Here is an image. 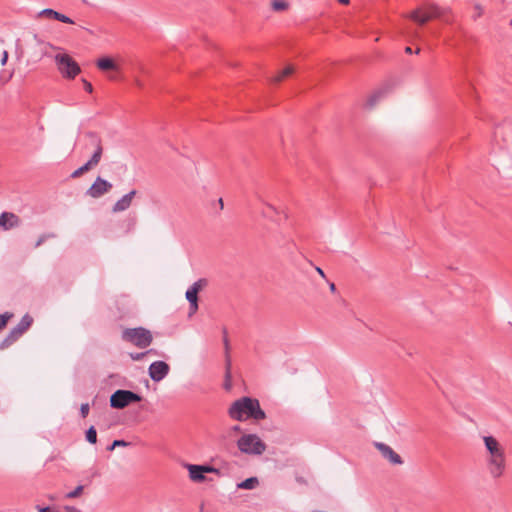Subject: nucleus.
I'll return each instance as SVG.
<instances>
[{
    "mask_svg": "<svg viewBox=\"0 0 512 512\" xmlns=\"http://www.w3.org/2000/svg\"><path fill=\"white\" fill-rule=\"evenodd\" d=\"M335 289H336V288H335V284H334V283H331V284H330V290H331V291H335Z\"/></svg>",
    "mask_w": 512,
    "mask_h": 512,
    "instance_id": "obj_42",
    "label": "nucleus"
},
{
    "mask_svg": "<svg viewBox=\"0 0 512 512\" xmlns=\"http://www.w3.org/2000/svg\"><path fill=\"white\" fill-rule=\"evenodd\" d=\"M42 242H43V237H41V238L37 241V243H36V247L40 246Z\"/></svg>",
    "mask_w": 512,
    "mask_h": 512,
    "instance_id": "obj_40",
    "label": "nucleus"
},
{
    "mask_svg": "<svg viewBox=\"0 0 512 512\" xmlns=\"http://www.w3.org/2000/svg\"><path fill=\"white\" fill-rule=\"evenodd\" d=\"M113 188V184L98 176L91 186L87 189V195L93 199L100 198L108 194Z\"/></svg>",
    "mask_w": 512,
    "mask_h": 512,
    "instance_id": "obj_8",
    "label": "nucleus"
},
{
    "mask_svg": "<svg viewBox=\"0 0 512 512\" xmlns=\"http://www.w3.org/2000/svg\"><path fill=\"white\" fill-rule=\"evenodd\" d=\"M102 153H103V148L99 144L97 146L95 152L93 153L92 157L90 158V160L87 163H85L83 166H81L78 169H76L71 174V177L72 178H78V177L82 176L84 173H86L89 170H91L94 167H96L99 164L100 160H101Z\"/></svg>",
    "mask_w": 512,
    "mask_h": 512,
    "instance_id": "obj_12",
    "label": "nucleus"
},
{
    "mask_svg": "<svg viewBox=\"0 0 512 512\" xmlns=\"http://www.w3.org/2000/svg\"><path fill=\"white\" fill-rule=\"evenodd\" d=\"M55 63L58 71L64 78L74 79L81 72L78 63L65 52L55 55Z\"/></svg>",
    "mask_w": 512,
    "mask_h": 512,
    "instance_id": "obj_4",
    "label": "nucleus"
},
{
    "mask_svg": "<svg viewBox=\"0 0 512 512\" xmlns=\"http://www.w3.org/2000/svg\"><path fill=\"white\" fill-rule=\"evenodd\" d=\"M237 448L244 454L261 455L266 450V444L256 434H243L237 440Z\"/></svg>",
    "mask_w": 512,
    "mask_h": 512,
    "instance_id": "obj_3",
    "label": "nucleus"
},
{
    "mask_svg": "<svg viewBox=\"0 0 512 512\" xmlns=\"http://www.w3.org/2000/svg\"><path fill=\"white\" fill-rule=\"evenodd\" d=\"M38 17L40 18H51L67 24H74V21L68 16L61 14L53 9H43L39 12Z\"/></svg>",
    "mask_w": 512,
    "mask_h": 512,
    "instance_id": "obj_18",
    "label": "nucleus"
},
{
    "mask_svg": "<svg viewBox=\"0 0 512 512\" xmlns=\"http://www.w3.org/2000/svg\"><path fill=\"white\" fill-rule=\"evenodd\" d=\"M47 46H48L49 48H51L52 50H55V51H60V50H61V48L56 47V46H53L52 44H47Z\"/></svg>",
    "mask_w": 512,
    "mask_h": 512,
    "instance_id": "obj_37",
    "label": "nucleus"
},
{
    "mask_svg": "<svg viewBox=\"0 0 512 512\" xmlns=\"http://www.w3.org/2000/svg\"><path fill=\"white\" fill-rule=\"evenodd\" d=\"M122 337L139 348L149 346L153 340L152 333L143 327L127 328L123 331Z\"/></svg>",
    "mask_w": 512,
    "mask_h": 512,
    "instance_id": "obj_5",
    "label": "nucleus"
},
{
    "mask_svg": "<svg viewBox=\"0 0 512 512\" xmlns=\"http://www.w3.org/2000/svg\"><path fill=\"white\" fill-rule=\"evenodd\" d=\"M264 206L267 211H264L263 214L268 218H272L274 215H281L284 213L280 207H275L270 203H264Z\"/></svg>",
    "mask_w": 512,
    "mask_h": 512,
    "instance_id": "obj_21",
    "label": "nucleus"
},
{
    "mask_svg": "<svg viewBox=\"0 0 512 512\" xmlns=\"http://www.w3.org/2000/svg\"><path fill=\"white\" fill-rule=\"evenodd\" d=\"M483 443L487 452L486 460L492 478L503 476L506 469V454L504 446L493 436H483Z\"/></svg>",
    "mask_w": 512,
    "mask_h": 512,
    "instance_id": "obj_1",
    "label": "nucleus"
},
{
    "mask_svg": "<svg viewBox=\"0 0 512 512\" xmlns=\"http://www.w3.org/2000/svg\"><path fill=\"white\" fill-rule=\"evenodd\" d=\"M20 223V219L17 215L10 212H3L0 215V227L4 230H8L17 227Z\"/></svg>",
    "mask_w": 512,
    "mask_h": 512,
    "instance_id": "obj_17",
    "label": "nucleus"
},
{
    "mask_svg": "<svg viewBox=\"0 0 512 512\" xmlns=\"http://www.w3.org/2000/svg\"><path fill=\"white\" fill-rule=\"evenodd\" d=\"M219 205H221V207H223V201L222 199L219 200Z\"/></svg>",
    "mask_w": 512,
    "mask_h": 512,
    "instance_id": "obj_44",
    "label": "nucleus"
},
{
    "mask_svg": "<svg viewBox=\"0 0 512 512\" xmlns=\"http://www.w3.org/2000/svg\"><path fill=\"white\" fill-rule=\"evenodd\" d=\"M405 52L408 54L412 53V49L410 47H406Z\"/></svg>",
    "mask_w": 512,
    "mask_h": 512,
    "instance_id": "obj_41",
    "label": "nucleus"
},
{
    "mask_svg": "<svg viewBox=\"0 0 512 512\" xmlns=\"http://www.w3.org/2000/svg\"><path fill=\"white\" fill-rule=\"evenodd\" d=\"M64 511L65 512H81L78 508L74 507V506H64Z\"/></svg>",
    "mask_w": 512,
    "mask_h": 512,
    "instance_id": "obj_32",
    "label": "nucleus"
},
{
    "mask_svg": "<svg viewBox=\"0 0 512 512\" xmlns=\"http://www.w3.org/2000/svg\"><path fill=\"white\" fill-rule=\"evenodd\" d=\"M206 281L200 279L193 283L191 287L186 291V299L188 300L189 307V317L194 315L198 310V293L205 287Z\"/></svg>",
    "mask_w": 512,
    "mask_h": 512,
    "instance_id": "obj_9",
    "label": "nucleus"
},
{
    "mask_svg": "<svg viewBox=\"0 0 512 512\" xmlns=\"http://www.w3.org/2000/svg\"><path fill=\"white\" fill-rule=\"evenodd\" d=\"M33 322V318L26 314L23 316L19 324L11 331L10 333V339L16 340L18 339L25 331L28 330V328L31 326Z\"/></svg>",
    "mask_w": 512,
    "mask_h": 512,
    "instance_id": "obj_16",
    "label": "nucleus"
},
{
    "mask_svg": "<svg viewBox=\"0 0 512 512\" xmlns=\"http://www.w3.org/2000/svg\"><path fill=\"white\" fill-rule=\"evenodd\" d=\"M343 5H348L350 3L349 0H338Z\"/></svg>",
    "mask_w": 512,
    "mask_h": 512,
    "instance_id": "obj_39",
    "label": "nucleus"
},
{
    "mask_svg": "<svg viewBox=\"0 0 512 512\" xmlns=\"http://www.w3.org/2000/svg\"><path fill=\"white\" fill-rule=\"evenodd\" d=\"M12 317V314L5 313L0 315V330L3 329L6 325L8 320Z\"/></svg>",
    "mask_w": 512,
    "mask_h": 512,
    "instance_id": "obj_26",
    "label": "nucleus"
},
{
    "mask_svg": "<svg viewBox=\"0 0 512 512\" xmlns=\"http://www.w3.org/2000/svg\"><path fill=\"white\" fill-rule=\"evenodd\" d=\"M1 52V65L4 66L8 60V52L4 49H0Z\"/></svg>",
    "mask_w": 512,
    "mask_h": 512,
    "instance_id": "obj_30",
    "label": "nucleus"
},
{
    "mask_svg": "<svg viewBox=\"0 0 512 512\" xmlns=\"http://www.w3.org/2000/svg\"><path fill=\"white\" fill-rule=\"evenodd\" d=\"M224 342H225L226 351H228V340H227V338H225Z\"/></svg>",
    "mask_w": 512,
    "mask_h": 512,
    "instance_id": "obj_43",
    "label": "nucleus"
},
{
    "mask_svg": "<svg viewBox=\"0 0 512 512\" xmlns=\"http://www.w3.org/2000/svg\"><path fill=\"white\" fill-rule=\"evenodd\" d=\"M374 446L380 452L381 456L391 465L400 466L404 463L401 456L389 445L381 442H376Z\"/></svg>",
    "mask_w": 512,
    "mask_h": 512,
    "instance_id": "obj_11",
    "label": "nucleus"
},
{
    "mask_svg": "<svg viewBox=\"0 0 512 512\" xmlns=\"http://www.w3.org/2000/svg\"><path fill=\"white\" fill-rule=\"evenodd\" d=\"M232 431H234V432H240V431H241V428H240V426L235 425V426H233V427H232Z\"/></svg>",
    "mask_w": 512,
    "mask_h": 512,
    "instance_id": "obj_38",
    "label": "nucleus"
},
{
    "mask_svg": "<svg viewBox=\"0 0 512 512\" xmlns=\"http://www.w3.org/2000/svg\"><path fill=\"white\" fill-rule=\"evenodd\" d=\"M141 397L128 390H117L110 397V405L113 408L123 409L132 402H139Z\"/></svg>",
    "mask_w": 512,
    "mask_h": 512,
    "instance_id": "obj_6",
    "label": "nucleus"
},
{
    "mask_svg": "<svg viewBox=\"0 0 512 512\" xmlns=\"http://www.w3.org/2000/svg\"><path fill=\"white\" fill-rule=\"evenodd\" d=\"M475 9L478 11V16L482 14V7L480 5H475Z\"/></svg>",
    "mask_w": 512,
    "mask_h": 512,
    "instance_id": "obj_36",
    "label": "nucleus"
},
{
    "mask_svg": "<svg viewBox=\"0 0 512 512\" xmlns=\"http://www.w3.org/2000/svg\"><path fill=\"white\" fill-rule=\"evenodd\" d=\"M80 412H81V415L83 418L87 417V415L89 413V404L88 403L82 404L80 407Z\"/></svg>",
    "mask_w": 512,
    "mask_h": 512,
    "instance_id": "obj_29",
    "label": "nucleus"
},
{
    "mask_svg": "<svg viewBox=\"0 0 512 512\" xmlns=\"http://www.w3.org/2000/svg\"><path fill=\"white\" fill-rule=\"evenodd\" d=\"M137 194L136 190H131L127 194L123 195L119 200H117L112 206L113 213H120L129 209L132 205V202Z\"/></svg>",
    "mask_w": 512,
    "mask_h": 512,
    "instance_id": "obj_15",
    "label": "nucleus"
},
{
    "mask_svg": "<svg viewBox=\"0 0 512 512\" xmlns=\"http://www.w3.org/2000/svg\"><path fill=\"white\" fill-rule=\"evenodd\" d=\"M83 84H84V88L87 92L91 93L93 91V87L91 85L90 82H88L87 80L83 79Z\"/></svg>",
    "mask_w": 512,
    "mask_h": 512,
    "instance_id": "obj_31",
    "label": "nucleus"
},
{
    "mask_svg": "<svg viewBox=\"0 0 512 512\" xmlns=\"http://www.w3.org/2000/svg\"><path fill=\"white\" fill-rule=\"evenodd\" d=\"M86 440L91 443V444H95L97 442V432H96V429L91 426L87 432H86Z\"/></svg>",
    "mask_w": 512,
    "mask_h": 512,
    "instance_id": "obj_24",
    "label": "nucleus"
},
{
    "mask_svg": "<svg viewBox=\"0 0 512 512\" xmlns=\"http://www.w3.org/2000/svg\"><path fill=\"white\" fill-rule=\"evenodd\" d=\"M442 15H443V10L441 8H439L438 6H435V5H430L427 7L426 12H422L421 9H416L413 12H411L409 17L419 24H425L429 20H431L433 18H439Z\"/></svg>",
    "mask_w": 512,
    "mask_h": 512,
    "instance_id": "obj_7",
    "label": "nucleus"
},
{
    "mask_svg": "<svg viewBox=\"0 0 512 512\" xmlns=\"http://www.w3.org/2000/svg\"><path fill=\"white\" fill-rule=\"evenodd\" d=\"M230 360L227 358V371H226V384H225V388L226 389H230L231 387V383H230Z\"/></svg>",
    "mask_w": 512,
    "mask_h": 512,
    "instance_id": "obj_27",
    "label": "nucleus"
},
{
    "mask_svg": "<svg viewBox=\"0 0 512 512\" xmlns=\"http://www.w3.org/2000/svg\"><path fill=\"white\" fill-rule=\"evenodd\" d=\"M295 66L294 65H287L284 69L279 71L272 79L271 81L273 83H280L287 77L291 76L295 72Z\"/></svg>",
    "mask_w": 512,
    "mask_h": 512,
    "instance_id": "obj_20",
    "label": "nucleus"
},
{
    "mask_svg": "<svg viewBox=\"0 0 512 512\" xmlns=\"http://www.w3.org/2000/svg\"><path fill=\"white\" fill-rule=\"evenodd\" d=\"M386 94V87H380L375 89L374 91L369 93L365 98L363 108L368 112L373 111L378 106V104L383 100Z\"/></svg>",
    "mask_w": 512,
    "mask_h": 512,
    "instance_id": "obj_13",
    "label": "nucleus"
},
{
    "mask_svg": "<svg viewBox=\"0 0 512 512\" xmlns=\"http://www.w3.org/2000/svg\"><path fill=\"white\" fill-rule=\"evenodd\" d=\"M187 469L189 472L190 479L194 482L205 481L206 473H215L217 475H220V471L212 466L189 464L187 465Z\"/></svg>",
    "mask_w": 512,
    "mask_h": 512,
    "instance_id": "obj_10",
    "label": "nucleus"
},
{
    "mask_svg": "<svg viewBox=\"0 0 512 512\" xmlns=\"http://www.w3.org/2000/svg\"><path fill=\"white\" fill-rule=\"evenodd\" d=\"M272 9L276 12H282L288 9L289 4L285 0H273L272 3Z\"/></svg>",
    "mask_w": 512,
    "mask_h": 512,
    "instance_id": "obj_23",
    "label": "nucleus"
},
{
    "mask_svg": "<svg viewBox=\"0 0 512 512\" xmlns=\"http://www.w3.org/2000/svg\"><path fill=\"white\" fill-rule=\"evenodd\" d=\"M134 83H135V85H136L137 87H139V88H142V87H143V83H142V81H141L140 79H138V78H136V79L134 80Z\"/></svg>",
    "mask_w": 512,
    "mask_h": 512,
    "instance_id": "obj_34",
    "label": "nucleus"
},
{
    "mask_svg": "<svg viewBox=\"0 0 512 512\" xmlns=\"http://www.w3.org/2000/svg\"><path fill=\"white\" fill-rule=\"evenodd\" d=\"M258 484V479L255 477L248 478L241 483H239L237 486L240 489H253Z\"/></svg>",
    "mask_w": 512,
    "mask_h": 512,
    "instance_id": "obj_22",
    "label": "nucleus"
},
{
    "mask_svg": "<svg viewBox=\"0 0 512 512\" xmlns=\"http://www.w3.org/2000/svg\"><path fill=\"white\" fill-rule=\"evenodd\" d=\"M228 415L236 421H246L248 419L258 421L266 418L259 401L251 397H242L234 401L228 409Z\"/></svg>",
    "mask_w": 512,
    "mask_h": 512,
    "instance_id": "obj_2",
    "label": "nucleus"
},
{
    "mask_svg": "<svg viewBox=\"0 0 512 512\" xmlns=\"http://www.w3.org/2000/svg\"><path fill=\"white\" fill-rule=\"evenodd\" d=\"M84 487L82 485L77 486L73 491L66 495V498L72 499L82 495Z\"/></svg>",
    "mask_w": 512,
    "mask_h": 512,
    "instance_id": "obj_25",
    "label": "nucleus"
},
{
    "mask_svg": "<svg viewBox=\"0 0 512 512\" xmlns=\"http://www.w3.org/2000/svg\"><path fill=\"white\" fill-rule=\"evenodd\" d=\"M128 443L124 440H115L112 445L108 448L110 451L114 450L116 447H125Z\"/></svg>",
    "mask_w": 512,
    "mask_h": 512,
    "instance_id": "obj_28",
    "label": "nucleus"
},
{
    "mask_svg": "<svg viewBox=\"0 0 512 512\" xmlns=\"http://www.w3.org/2000/svg\"><path fill=\"white\" fill-rule=\"evenodd\" d=\"M96 66L98 69L102 71H109V70H117L118 67L114 60L109 57H102L99 58L96 62Z\"/></svg>",
    "mask_w": 512,
    "mask_h": 512,
    "instance_id": "obj_19",
    "label": "nucleus"
},
{
    "mask_svg": "<svg viewBox=\"0 0 512 512\" xmlns=\"http://www.w3.org/2000/svg\"><path fill=\"white\" fill-rule=\"evenodd\" d=\"M146 355V353H137V354H131V357L133 360H141L144 356Z\"/></svg>",
    "mask_w": 512,
    "mask_h": 512,
    "instance_id": "obj_33",
    "label": "nucleus"
},
{
    "mask_svg": "<svg viewBox=\"0 0 512 512\" xmlns=\"http://www.w3.org/2000/svg\"><path fill=\"white\" fill-rule=\"evenodd\" d=\"M169 371L170 367L164 361H155L148 369L150 378L155 382L163 380L168 375Z\"/></svg>",
    "mask_w": 512,
    "mask_h": 512,
    "instance_id": "obj_14",
    "label": "nucleus"
},
{
    "mask_svg": "<svg viewBox=\"0 0 512 512\" xmlns=\"http://www.w3.org/2000/svg\"><path fill=\"white\" fill-rule=\"evenodd\" d=\"M316 271L322 278H325V273L320 267H316Z\"/></svg>",
    "mask_w": 512,
    "mask_h": 512,
    "instance_id": "obj_35",
    "label": "nucleus"
}]
</instances>
